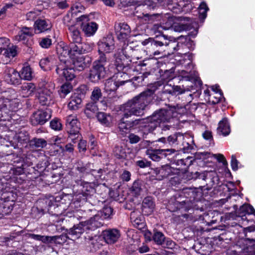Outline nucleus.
<instances>
[{
    "label": "nucleus",
    "instance_id": "30",
    "mask_svg": "<svg viewBox=\"0 0 255 255\" xmlns=\"http://www.w3.org/2000/svg\"><path fill=\"white\" fill-rule=\"evenodd\" d=\"M155 207V204L151 197L145 198L142 203V211L146 215H150L153 212Z\"/></svg>",
    "mask_w": 255,
    "mask_h": 255
},
{
    "label": "nucleus",
    "instance_id": "4",
    "mask_svg": "<svg viewBox=\"0 0 255 255\" xmlns=\"http://www.w3.org/2000/svg\"><path fill=\"white\" fill-rule=\"evenodd\" d=\"M173 117V112L171 110H160L154 113L151 116L148 117L145 120L149 131H152L157 126L161 127L163 130L169 129L170 126L164 125L168 123Z\"/></svg>",
    "mask_w": 255,
    "mask_h": 255
},
{
    "label": "nucleus",
    "instance_id": "24",
    "mask_svg": "<svg viewBox=\"0 0 255 255\" xmlns=\"http://www.w3.org/2000/svg\"><path fill=\"white\" fill-rule=\"evenodd\" d=\"M36 90V86L33 83H23L20 89V94L22 97L28 98L32 96Z\"/></svg>",
    "mask_w": 255,
    "mask_h": 255
},
{
    "label": "nucleus",
    "instance_id": "48",
    "mask_svg": "<svg viewBox=\"0 0 255 255\" xmlns=\"http://www.w3.org/2000/svg\"><path fill=\"white\" fill-rule=\"evenodd\" d=\"M102 94L101 89L98 87H95L91 96V98L94 102H97L101 98Z\"/></svg>",
    "mask_w": 255,
    "mask_h": 255
},
{
    "label": "nucleus",
    "instance_id": "6",
    "mask_svg": "<svg viewBox=\"0 0 255 255\" xmlns=\"http://www.w3.org/2000/svg\"><path fill=\"white\" fill-rule=\"evenodd\" d=\"M39 87L37 98L40 104L43 106H50L53 104L54 102V84L42 81L40 83Z\"/></svg>",
    "mask_w": 255,
    "mask_h": 255
},
{
    "label": "nucleus",
    "instance_id": "19",
    "mask_svg": "<svg viewBox=\"0 0 255 255\" xmlns=\"http://www.w3.org/2000/svg\"><path fill=\"white\" fill-rule=\"evenodd\" d=\"M85 57L82 55L73 56V57H67L66 60L71 61V67L75 70L81 71L87 66Z\"/></svg>",
    "mask_w": 255,
    "mask_h": 255
},
{
    "label": "nucleus",
    "instance_id": "44",
    "mask_svg": "<svg viewBox=\"0 0 255 255\" xmlns=\"http://www.w3.org/2000/svg\"><path fill=\"white\" fill-rule=\"evenodd\" d=\"M17 54V47L12 45L11 47L5 49L3 53V56L5 58L11 59L15 57Z\"/></svg>",
    "mask_w": 255,
    "mask_h": 255
},
{
    "label": "nucleus",
    "instance_id": "46",
    "mask_svg": "<svg viewBox=\"0 0 255 255\" xmlns=\"http://www.w3.org/2000/svg\"><path fill=\"white\" fill-rule=\"evenodd\" d=\"M209 10V8L205 2H202L198 7L199 17L201 19H205L206 17L207 12Z\"/></svg>",
    "mask_w": 255,
    "mask_h": 255
},
{
    "label": "nucleus",
    "instance_id": "39",
    "mask_svg": "<svg viewBox=\"0 0 255 255\" xmlns=\"http://www.w3.org/2000/svg\"><path fill=\"white\" fill-rule=\"evenodd\" d=\"M47 144L46 140L43 138H34L30 141V145L33 148H43Z\"/></svg>",
    "mask_w": 255,
    "mask_h": 255
},
{
    "label": "nucleus",
    "instance_id": "22",
    "mask_svg": "<svg viewBox=\"0 0 255 255\" xmlns=\"http://www.w3.org/2000/svg\"><path fill=\"white\" fill-rule=\"evenodd\" d=\"M103 238L108 244L116 243L120 237V231L115 229H108L103 232Z\"/></svg>",
    "mask_w": 255,
    "mask_h": 255
},
{
    "label": "nucleus",
    "instance_id": "26",
    "mask_svg": "<svg viewBox=\"0 0 255 255\" xmlns=\"http://www.w3.org/2000/svg\"><path fill=\"white\" fill-rule=\"evenodd\" d=\"M156 178L158 180H162L167 177L172 172V168L169 165H164L159 167L156 168L154 170Z\"/></svg>",
    "mask_w": 255,
    "mask_h": 255
},
{
    "label": "nucleus",
    "instance_id": "3",
    "mask_svg": "<svg viewBox=\"0 0 255 255\" xmlns=\"http://www.w3.org/2000/svg\"><path fill=\"white\" fill-rule=\"evenodd\" d=\"M19 105V100L14 90L2 92L0 95V121H8L9 113L17 111Z\"/></svg>",
    "mask_w": 255,
    "mask_h": 255
},
{
    "label": "nucleus",
    "instance_id": "20",
    "mask_svg": "<svg viewBox=\"0 0 255 255\" xmlns=\"http://www.w3.org/2000/svg\"><path fill=\"white\" fill-rule=\"evenodd\" d=\"M52 26L49 19H38L35 21L34 24L35 33H42L50 30Z\"/></svg>",
    "mask_w": 255,
    "mask_h": 255
},
{
    "label": "nucleus",
    "instance_id": "41",
    "mask_svg": "<svg viewBox=\"0 0 255 255\" xmlns=\"http://www.w3.org/2000/svg\"><path fill=\"white\" fill-rule=\"evenodd\" d=\"M113 213V209L111 207H105L100 213L95 216H99L101 219L102 225L104 224L103 220L110 218Z\"/></svg>",
    "mask_w": 255,
    "mask_h": 255
},
{
    "label": "nucleus",
    "instance_id": "54",
    "mask_svg": "<svg viewBox=\"0 0 255 255\" xmlns=\"http://www.w3.org/2000/svg\"><path fill=\"white\" fill-rule=\"evenodd\" d=\"M10 44L9 40L6 37H0V53Z\"/></svg>",
    "mask_w": 255,
    "mask_h": 255
},
{
    "label": "nucleus",
    "instance_id": "50",
    "mask_svg": "<svg viewBox=\"0 0 255 255\" xmlns=\"http://www.w3.org/2000/svg\"><path fill=\"white\" fill-rule=\"evenodd\" d=\"M51 128L55 130H60L62 128V125L60 120L58 119L55 118L50 123Z\"/></svg>",
    "mask_w": 255,
    "mask_h": 255
},
{
    "label": "nucleus",
    "instance_id": "56",
    "mask_svg": "<svg viewBox=\"0 0 255 255\" xmlns=\"http://www.w3.org/2000/svg\"><path fill=\"white\" fill-rule=\"evenodd\" d=\"M167 28L164 26L161 25L160 24H154L151 30L155 33H161L163 32V30H166Z\"/></svg>",
    "mask_w": 255,
    "mask_h": 255
},
{
    "label": "nucleus",
    "instance_id": "45",
    "mask_svg": "<svg viewBox=\"0 0 255 255\" xmlns=\"http://www.w3.org/2000/svg\"><path fill=\"white\" fill-rule=\"evenodd\" d=\"M141 190V182L139 180L134 181L130 188L131 193L135 196H138L140 194Z\"/></svg>",
    "mask_w": 255,
    "mask_h": 255
},
{
    "label": "nucleus",
    "instance_id": "11",
    "mask_svg": "<svg viewBox=\"0 0 255 255\" xmlns=\"http://www.w3.org/2000/svg\"><path fill=\"white\" fill-rule=\"evenodd\" d=\"M184 140V135L181 133H176L173 135L169 136L166 139L165 137L159 138L157 140L153 141V146L159 147V148L164 147H178L180 146L181 141Z\"/></svg>",
    "mask_w": 255,
    "mask_h": 255
},
{
    "label": "nucleus",
    "instance_id": "7",
    "mask_svg": "<svg viewBox=\"0 0 255 255\" xmlns=\"http://www.w3.org/2000/svg\"><path fill=\"white\" fill-rule=\"evenodd\" d=\"M107 63V59L105 55L100 56L97 60L94 62L89 76V80L91 82H98L106 77L107 71L105 66Z\"/></svg>",
    "mask_w": 255,
    "mask_h": 255
},
{
    "label": "nucleus",
    "instance_id": "1",
    "mask_svg": "<svg viewBox=\"0 0 255 255\" xmlns=\"http://www.w3.org/2000/svg\"><path fill=\"white\" fill-rule=\"evenodd\" d=\"M159 85L158 82L154 83L146 90L134 97L124 105V118L119 124V132L123 136L128 133L134 125L133 122L125 121V119L131 115L142 116L146 107L151 102L152 95Z\"/></svg>",
    "mask_w": 255,
    "mask_h": 255
},
{
    "label": "nucleus",
    "instance_id": "23",
    "mask_svg": "<svg viewBox=\"0 0 255 255\" xmlns=\"http://www.w3.org/2000/svg\"><path fill=\"white\" fill-rule=\"evenodd\" d=\"M184 135V140L181 141L179 148L182 149L184 152H189L194 149L195 144L194 143L193 137L188 133Z\"/></svg>",
    "mask_w": 255,
    "mask_h": 255
},
{
    "label": "nucleus",
    "instance_id": "28",
    "mask_svg": "<svg viewBox=\"0 0 255 255\" xmlns=\"http://www.w3.org/2000/svg\"><path fill=\"white\" fill-rule=\"evenodd\" d=\"M129 80L126 79L123 81H115L112 78L107 80L105 85V89L107 92H111L116 91L120 86L123 85L125 83L128 82Z\"/></svg>",
    "mask_w": 255,
    "mask_h": 255
},
{
    "label": "nucleus",
    "instance_id": "53",
    "mask_svg": "<svg viewBox=\"0 0 255 255\" xmlns=\"http://www.w3.org/2000/svg\"><path fill=\"white\" fill-rule=\"evenodd\" d=\"M72 89V85L69 82H66L61 86L60 91L62 94H63V96H65L70 92Z\"/></svg>",
    "mask_w": 255,
    "mask_h": 255
},
{
    "label": "nucleus",
    "instance_id": "15",
    "mask_svg": "<svg viewBox=\"0 0 255 255\" xmlns=\"http://www.w3.org/2000/svg\"><path fill=\"white\" fill-rule=\"evenodd\" d=\"M52 111L49 108L39 110L31 116L30 121L32 125H43L51 117Z\"/></svg>",
    "mask_w": 255,
    "mask_h": 255
},
{
    "label": "nucleus",
    "instance_id": "18",
    "mask_svg": "<svg viewBox=\"0 0 255 255\" xmlns=\"http://www.w3.org/2000/svg\"><path fill=\"white\" fill-rule=\"evenodd\" d=\"M116 34L118 39L125 41L130 35L131 30L130 27L125 23H119L115 25Z\"/></svg>",
    "mask_w": 255,
    "mask_h": 255
},
{
    "label": "nucleus",
    "instance_id": "21",
    "mask_svg": "<svg viewBox=\"0 0 255 255\" xmlns=\"http://www.w3.org/2000/svg\"><path fill=\"white\" fill-rule=\"evenodd\" d=\"M66 126L67 132H78L80 131V123L75 115H69L66 118Z\"/></svg>",
    "mask_w": 255,
    "mask_h": 255
},
{
    "label": "nucleus",
    "instance_id": "47",
    "mask_svg": "<svg viewBox=\"0 0 255 255\" xmlns=\"http://www.w3.org/2000/svg\"><path fill=\"white\" fill-rule=\"evenodd\" d=\"M153 241L157 245H162L164 241L165 237L160 232H155L152 237Z\"/></svg>",
    "mask_w": 255,
    "mask_h": 255
},
{
    "label": "nucleus",
    "instance_id": "8",
    "mask_svg": "<svg viewBox=\"0 0 255 255\" xmlns=\"http://www.w3.org/2000/svg\"><path fill=\"white\" fill-rule=\"evenodd\" d=\"M107 63V59L105 55L100 56L97 60L94 62L89 76V80L91 82H98L106 77L107 71L105 66Z\"/></svg>",
    "mask_w": 255,
    "mask_h": 255
},
{
    "label": "nucleus",
    "instance_id": "52",
    "mask_svg": "<svg viewBox=\"0 0 255 255\" xmlns=\"http://www.w3.org/2000/svg\"><path fill=\"white\" fill-rule=\"evenodd\" d=\"M192 58L193 56L191 53H185L183 54V59L182 60H180V62L181 64H184L185 63V61H186L187 62V66L190 67L192 66Z\"/></svg>",
    "mask_w": 255,
    "mask_h": 255
},
{
    "label": "nucleus",
    "instance_id": "31",
    "mask_svg": "<svg viewBox=\"0 0 255 255\" xmlns=\"http://www.w3.org/2000/svg\"><path fill=\"white\" fill-rule=\"evenodd\" d=\"M56 64V60L52 56L42 58L39 62L40 67L44 71L50 70Z\"/></svg>",
    "mask_w": 255,
    "mask_h": 255
},
{
    "label": "nucleus",
    "instance_id": "16",
    "mask_svg": "<svg viewBox=\"0 0 255 255\" xmlns=\"http://www.w3.org/2000/svg\"><path fill=\"white\" fill-rule=\"evenodd\" d=\"M14 198L12 193H8L0 198V215H6L12 210L14 205Z\"/></svg>",
    "mask_w": 255,
    "mask_h": 255
},
{
    "label": "nucleus",
    "instance_id": "35",
    "mask_svg": "<svg viewBox=\"0 0 255 255\" xmlns=\"http://www.w3.org/2000/svg\"><path fill=\"white\" fill-rule=\"evenodd\" d=\"M98 121L103 125L109 127L112 123V117L109 115L104 112H99L97 115Z\"/></svg>",
    "mask_w": 255,
    "mask_h": 255
},
{
    "label": "nucleus",
    "instance_id": "58",
    "mask_svg": "<svg viewBox=\"0 0 255 255\" xmlns=\"http://www.w3.org/2000/svg\"><path fill=\"white\" fill-rule=\"evenodd\" d=\"M169 147H170L161 148V150L163 151V157H166L168 155H172L175 152L176 150L175 149Z\"/></svg>",
    "mask_w": 255,
    "mask_h": 255
},
{
    "label": "nucleus",
    "instance_id": "49",
    "mask_svg": "<svg viewBox=\"0 0 255 255\" xmlns=\"http://www.w3.org/2000/svg\"><path fill=\"white\" fill-rule=\"evenodd\" d=\"M39 45L43 48H48L52 45V40L49 37H44L39 39Z\"/></svg>",
    "mask_w": 255,
    "mask_h": 255
},
{
    "label": "nucleus",
    "instance_id": "14",
    "mask_svg": "<svg viewBox=\"0 0 255 255\" xmlns=\"http://www.w3.org/2000/svg\"><path fill=\"white\" fill-rule=\"evenodd\" d=\"M97 45L100 56L112 52L115 48V40L112 35L104 37L99 41Z\"/></svg>",
    "mask_w": 255,
    "mask_h": 255
},
{
    "label": "nucleus",
    "instance_id": "57",
    "mask_svg": "<svg viewBox=\"0 0 255 255\" xmlns=\"http://www.w3.org/2000/svg\"><path fill=\"white\" fill-rule=\"evenodd\" d=\"M69 134L68 137L75 143L76 142L77 140L81 138V135L79 131L78 132H67Z\"/></svg>",
    "mask_w": 255,
    "mask_h": 255
},
{
    "label": "nucleus",
    "instance_id": "42",
    "mask_svg": "<svg viewBox=\"0 0 255 255\" xmlns=\"http://www.w3.org/2000/svg\"><path fill=\"white\" fill-rule=\"evenodd\" d=\"M29 237L32 239L41 241L43 243H51L53 241V238L52 237L41 236L34 234H29Z\"/></svg>",
    "mask_w": 255,
    "mask_h": 255
},
{
    "label": "nucleus",
    "instance_id": "51",
    "mask_svg": "<svg viewBox=\"0 0 255 255\" xmlns=\"http://www.w3.org/2000/svg\"><path fill=\"white\" fill-rule=\"evenodd\" d=\"M40 14V11L34 10L27 12L26 14V19L27 20L33 21Z\"/></svg>",
    "mask_w": 255,
    "mask_h": 255
},
{
    "label": "nucleus",
    "instance_id": "43",
    "mask_svg": "<svg viewBox=\"0 0 255 255\" xmlns=\"http://www.w3.org/2000/svg\"><path fill=\"white\" fill-rule=\"evenodd\" d=\"M113 154L115 157L119 159H124L127 156L125 149L118 145L115 146Z\"/></svg>",
    "mask_w": 255,
    "mask_h": 255
},
{
    "label": "nucleus",
    "instance_id": "12",
    "mask_svg": "<svg viewBox=\"0 0 255 255\" xmlns=\"http://www.w3.org/2000/svg\"><path fill=\"white\" fill-rule=\"evenodd\" d=\"M196 193L191 188H184L179 194L180 201L183 206V208L187 211L192 208H195L194 201Z\"/></svg>",
    "mask_w": 255,
    "mask_h": 255
},
{
    "label": "nucleus",
    "instance_id": "5",
    "mask_svg": "<svg viewBox=\"0 0 255 255\" xmlns=\"http://www.w3.org/2000/svg\"><path fill=\"white\" fill-rule=\"evenodd\" d=\"M102 226V223L99 216H94L88 221L74 225L69 230L68 235L74 240L78 239L85 231L94 230Z\"/></svg>",
    "mask_w": 255,
    "mask_h": 255
},
{
    "label": "nucleus",
    "instance_id": "9",
    "mask_svg": "<svg viewBox=\"0 0 255 255\" xmlns=\"http://www.w3.org/2000/svg\"><path fill=\"white\" fill-rule=\"evenodd\" d=\"M94 15V13H90L77 18V21L80 23L83 32L87 37L93 36L98 29V24L92 20Z\"/></svg>",
    "mask_w": 255,
    "mask_h": 255
},
{
    "label": "nucleus",
    "instance_id": "59",
    "mask_svg": "<svg viewBox=\"0 0 255 255\" xmlns=\"http://www.w3.org/2000/svg\"><path fill=\"white\" fill-rule=\"evenodd\" d=\"M51 1L56 3L58 7L61 9H64L68 7V4L66 0H51Z\"/></svg>",
    "mask_w": 255,
    "mask_h": 255
},
{
    "label": "nucleus",
    "instance_id": "33",
    "mask_svg": "<svg viewBox=\"0 0 255 255\" xmlns=\"http://www.w3.org/2000/svg\"><path fill=\"white\" fill-rule=\"evenodd\" d=\"M217 131L219 134L226 136L230 133V128L227 118H224L219 123Z\"/></svg>",
    "mask_w": 255,
    "mask_h": 255
},
{
    "label": "nucleus",
    "instance_id": "60",
    "mask_svg": "<svg viewBox=\"0 0 255 255\" xmlns=\"http://www.w3.org/2000/svg\"><path fill=\"white\" fill-rule=\"evenodd\" d=\"M98 110V107L95 103H89L86 106L85 112L88 114V111H91L93 113Z\"/></svg>",
    "mask_w": 255,
    "mask_h": 255
},
{
    "label": "nucleus",
    "instance_id": "2",
    "mask_svg": "<svg viewBox=\"0 0 255 255\" xmlns=\"http://www.w3.org/2000/svg\"><path fill=\"white\" fill-rule=\"evenodd\" d=\"M163 39L156 40L152 38H148L142 42V44L146 46V51L154 56L158 55L166 50L175 51L178 50L179 43L175 40L168 39L167 36L163 35Z\"/></svg>",
    "mask_w": 255,
    "mask_h": 255
},
{
    "label": "nucleus",
    "instance_id": "38",
    "mask_svg": "<svg viewBox=\"0 0 255 255\" xmlns=\"http://www.w3.org/2000/svg\"><path fill=\"white\" fill-rule=\"evenodd\" d=\"M255 212V210L252 206L250 204H244L237 211V213L240 216H243L246 214H252Z\"/></svg>",
    "mask_w": 255,
    "mask_h": 255
},
{
    "label": "nucleus",
    "instance_id": "25",
    "mask_svg": "<svg viewBox=\"0 0 255 255\" xmlns=\"http://www.w3.org/2000/svg\"><path fill=\"white\" fill-rule=\"evenodd\" d=\"M130 218L131 223L134 227L141 229L144 226L143 217L139 212H132L130 213Z\"/></svg>",
    "mask_w": 255,
    "mask_h": 255
},
{
    "label": "nucleus",
    "instance_id": "62",
    "mask_svg": "<svg viewBox=\"0 0 255 255\" xmlns=\"http://www.w3.org/2000/svg\"><path fill=\"white\" fill-rule=\"evenodd\" d=\"M239 162L236 159L235 155H232L231 157V167L233 170L236 171L238 169V164Z\"/></svg>",
    "mask_w": 255,
    "mask_h": 255
},
{
    "label": "nucleus",
    "instance_id": "64",
    "mask_svg": "<svg viewBox=\"0 0 255 255\" xmlns=\"http://www.w3.org/2000/svg\"><path fill=\"white\" fill-rule=\"evenodd\" d=\"M26 36H32L34 35V31L32 28L23 27L20 30Z\"/></svg>",
    "mask_w": 255,
    "mask_h": 255
},
{
    "label": "nucleus",
    "instance_id": "10",
    "mask_svg": "<svg viewBox=\"0 0 255 255\" xmlns=\"http://www.w3.org/2000/svg\"><path fill=\"white\" fill-rule=\"evenodd\" d=\"M59 57L66 59L67 57H73V56L82 55L85 52L84 44L81 42H70L68 46H65L58 50Z\"/></svg>",
    "mask_w": 255,
    "mask_h": 255
},
{
    "label": "nucleus",
    "instance_id": "63",
    "mask_svg": "<svg viewBox=\"0 0 255 255\" xmlns=\"http://www.w3.org/2000/svg\"><path fill=\"white\" fill-rule=\"evenodd\" d=\"M78 149L80 152H85L87 149V142L85 140L80 139V142L78 145Z\"/></svg>",
    "mask_w": 255,
    "mask_h": 255
},
{
    "label": "nucleus",
    "instance_id": "61",
    "mask_svg": "<svg viewBox=\"0 0 255 255\" xmlns=\"http://www.w3.org/2000/svg\"><path fill=\"white\" fill-rule=\"evenodd\" d=\"M115 65L116 70L119 72L124 68V64L122 62L121 58H116Z\"/></svg>",
    "mask_w": 255,
    "mask_h": 255
},
{
    "label": "nucleus",
    "instance_id": "36",
    "mask_svg": "<svg viewBox=\"0 0 255 255\" xmlns=\"http://www.w3.org/2000/svg\"><path fill=\"white\" fill-rule=\"evenodd\" d=\"M68 107L71 110H76L78 109L82 102V100L78 95H73L70 97Z\"/></svg>",
    "mask_w": 255,
    "mask_h": 255
},
{
    "label": "nucleus",
    "instance_id": "13",
    "mask_svg": "<svg viewBox=\"0 0 255 255\" xmlns=\"http://www.w3.org/2000/svg\"><path fill=\"white\" fill-rule=\"evenodd\" d=\"M59 58L61 63L64 64V66L62 67L59 65L57 67L56 69V73L60 75H63L67 81L72 80L75 77L74 73L75 70L71 67V61L62 57Z\"/></svg>",
    "mask_w": 255,
    "mask_h": 255
},
{
    "label": "nucleus",
    "instance_id": "34",
    "mask_svg": "<svg viewBox=\"0 0 255 255\" xmlns=\"http://www.w3.org/2000/svg\"><path fill=\"white\" fill-rule=\"evenodd\" d=\"M146 153L151 159L155 161H158L163 157V151L161 150V148L158 149L148 148L146 150Z\"/></svg>",
    "mask_w": 255,
    "mask_h": 255
},
{
    "label": "nucleus",
    "instance_id": "27",
    "mask_svg": "<svg viewBox=\"0 0 255 255\" xmlns=\"http://www.w3.org/2000/svg\"><path fill=\"white\" fill-rule=\"evenodd\" d=\"M82 188L81 189L83 196V200L86 201L87 197L95 192V187L96 184L94 182L83 181L81 182Z\"/></svg>",
    "mask_w": 255,
    "mask_h": 255
},
{
    "label": "nucleus",
    "instance_id": "40",
    "mask_svg": "<svg viewBox=\"0 0 255 255\" xmlns=\"http://www.w3.org/2000/svg\"><path fill=\"white\" fill-rule=\"evenodd\" d=\"M20 76V80L23 79L27 81L31 80L33 76L31 68L28 66L23 67L21 71Z\"/></svg>",
    "mask_w": 255,
    "mask_h": 255
},
{
    "label": "nucleus",
    "instance_id": "32",
    "mask_svg": "<svg viewBox=\"0 0 255 255\" xmlns=\"http://www.w3.org/2000/svg\"><path fill=\"white\" fill-rule=\"evenodd\" d=\"M68 29L70 36V42L78 43L82 41L81 33L77 27L72 25L69 27Z\"/></svg>",
    "mask_w": 255,
    "mask_h": 255
},
{
    "label": "nucleus",
    "instance_id": "37",
    "mask_svg": "<svg viewBox=\"0 0 255 255\" xmlns=\"http://www.w3.org/2000/svg\"><path fill=\"white\" fill-rule=\"evenodd\" d=\"M142 1H138L137 2H134L135 3L138 4V6L135 8V10L137 9V11L135 12V13H137V11H138V9H140V6L141 5V4H143V3H144V4H143L142 7H144L145 5H147V7H149V9H154L155 7L157 6V2H158L159 0H141Z\"/></svg>",
    "mask_w": 255,
    "mask_h": 255
},
{
    "label": "nucleus",
    "instance_id": "55",
    "mask_svg": "<svg viewBox=\"0 0 255 255\" xmlns=\"http://www.w3.org/2000/svg\"><path fill=\"white\" fill-rule=\"evenodd\" d=\"M131 173L129 171L124 170L120 176V178L123 182H128L130 180Z\"/></svg>",
    "mask_w": 255,
    "mask_h": 255
},
{
    "label": "nucleus",
    "instance_id": "29",
    "mask_svg": "<svg viewBox=\"0 0 255 255\" xmlns=\"http://www.w3.org/2000/svg\"><path fill=\"white\" fill-rule=\"evenodd\" d=\"M196 174L199 179L206 181L209 180V182L212 183H214L218 180L217 173L213 171H206L202 173L197 172Z\"/></svg>",
    "mask_w": 255,
    "mask_h": 255
},
{
    "label": "nucleus",
    "instance_id": "17",
    "mask_svg": "<svg viewBox=\"0 0 255 255\" xmlns=\"http://www.w3.org/2000/svg\"><path fill=\"white\" fill-rule=\"evenodd\" d=\"M4 80L9 84L19 85L20 83V74L13 68L6 67L4 72Z\"/></svg>",
    "mask_w": 255,
    "mask_h": 255
}]
</instances>
